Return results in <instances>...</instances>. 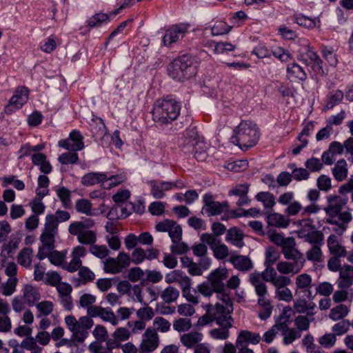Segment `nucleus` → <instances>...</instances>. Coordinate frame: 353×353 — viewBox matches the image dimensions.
I'll use <instances>...</instances> for the list:
<instances>
[{
    "mask_svg": "<svg viewBox=\"0 0 353 353\" xmlns=\"http://www.w3.org/2000/svg\"><path fill=\"white\" fill-rule=\"evenodd\" d=\"M306 48L305 52H301L298 57V59L305 64L312 63L313 68L318 74L321 75H326L328 70L323 67V61L321 59L317 53L312 48L306 41Z\"/></svg>",
    "mask_w": 353,
    "mask_h": 353,
    "instance_id": "12",
    "label": "nucleus"
},
{
    "mask_svg": "<svg viewBox=\"0 0 353 353\" xmlns=\"http://www.w3.org/2000/svg\"><path fill=\"white\" fill-rule=\"evenodd\" d=\"M232 30V26L223 21H218L212 27V34L219 36L227 34Z\"/></svg>",
    "mask_w": 353,
    "mask_h": 353,
    "instance_id": "62",
    "label": "nucleus"
},
{
    "mask_svg": "<svg viewBox=\"0 0 353 353\" xmlns=\"http://www.w3.org/2000/svg\"><path fill=\"white\" fill-rule=\"evenodd\" d=\"M159 345V336L152 328H148L142 336V341L139 345V353H151Z\"/></svg>",
    "mask_w": 353,
    "mask_h": 353,
    "instance_id": "15",
    "label": "nucleus"
},
{
    "mask_svg": "<svg viewBox=\"0 0 353 353\" xmlns=\"http://www.w3.org/2000/svg\"><path fill=\"white\" fill-rule=\"evenodd\" d=\"M287 77L292 81H301L307 79L305 70L296 63H291L286 68Z\"/></svg>",
    "mask_w": 353,
    "mask_h": 353,
    "instance_id": "30",
    "label": "nucleus"
},
{
    "mask_svg": "<svg viewBox=\"0 0 353 353\" xmlns=\"http://www.w3.org/2000/svg\"><path fill=\"white\" fill-rule=\"evenodd\" d=\"M260 340L261 336L259 334L244 330L239 333L236 345L237 347H243L249 343L257 344Z\"/></svg>",
    "mask_w": 353,
    "mask_h": 353,
    "instance_id": "34",
    "label": "nucleus"
},
{
    "mask_svg": "<svg viewBox=\"0 0 353 353\" xmlns=\"http://www.w3.org/2000/svg\"><path fill=\"white\" fill-rule=\"evenodd\" d=\"M71 259L68 263H65L64 269L70 272H74L82 265V260L86 255V249L82 245L74 246L71 251Z\"/></svg>",
    "mask_w": 353,
    "mask_h": 353,
    "instance_id": "20",
    "label": "nucleus"
},
{
    "mask_svg": "<svg viewBox=\"0 0 353 353\" xmlns=\"http://www.w3.org/2000/svg\"><path fill=\"white\" fill-rule=\"evenodd\" d=\"M202 340V333L196 331L183 334L180 336V341L181 343L188 348L194 347L196 344L201 342Z\"/></svg>",
    "mask_w": 353,
    "mask_h": 353,
    "instance_id": "40",
    "label": "nucleus"
},
{
    "mask_svg": "<svg viewBox=\"0 0 353 353\" xmlns=\"http://www.w3.org/2000/svg\"><path fill=\"white\" fill-rule=\"evenodd\" d=\"M200 241L210 245L214 256L219 259H224L229 255L228 247L210 233H203L200 236Z\"/></svg>",
    "mask_w": 353,
    "mask_h": 353,
    "instance_id": "14",
    "label": "nucleus"
},
{
    "mask_svg": "<svg viewBox=\"0 0 353 353\" xmlns=\"http://www.w3.org/2000/svg\"><path fill=\"white\" fill-rule=\"evenodd\" d=\"M337 285L340 289H347L353 285V266L344 265L340 269Z\"/></svg>",
    "mask_w": 353,
    "mask_h": 353,
    "instance_id": "25",
    "label": "nucleus"
},
{
    "mask_svg": "<svg viewBox=\"0 0 353 353\" xmlns=\"http://www.w3.org/2000/svg\"><path fill=\"white\" fill-rule=\"evenodd\" d=\"M306 48L305 52H301L298 57V59L305 64L312 63L313 68L318 74L321 75H326L328 70L323 67V61L321 59L317 53L312 48L306 41Z\"/></svg>",
    "mask_w": 353,
    "mask_h": 353,
    "instance_id": "11",
    "label": "nucleus"
},
{
    "mask_svg": "<svg viewBox=\"0 0 353 353\" xmlns=\"http://www.w3.org/2000/svg\"><path fill=\"white\" fill-rule=\"evenodd\" d=\"M265 281L270 282L275 288V298L279 301L290 302L293 299L292 291L288 288L292 281L286 276L279 275L276 272L270 271Z\"/></svg>",
    "mask_w": 353,
    "mask_h": 353,
    "instance_id": "8",
    "label": "nucleus"
},
{
    "mask_svg": "<svg viewBox=\"0 0 353 353\" xmlns=\"http://www.w3.org/2000/svg\"><path fill=\"white\" fill-rule=\"evenodd\" d=\"M292 309L290 307H285L283 310V314L288 316V319H284L283 321H281V332L283 336V342L285 344L288 345L292 343L296 339L300 336V334L297 333L294 329H289L287 325V321L290 318V314L292 313Z\"/></svg>",
    "mask_w": 353,
    "mask_h": 353,
    "instance_id": "22",
    "label": "nucleus"
},
{
    "mask_svg": "<svg viewBox=\"0 0 353 353\" xmlns=\"http://www.w3.org/2000/svg\"><path fill=\"white\" fill-rule=\"evenodd\" d=\"M225 240L237 248H242L244 245L243 234L236 228H230L227 231Z\"/></svg>",
    "mask_w": 353,
    "mask_h": 353,
    "instance_id": "42",
    "label": "nucleus"
},
{
    "mask_svg": "<svg viewBox=\"0 0 353 353\" xmlns=\"http://www.w3.org/2000/svg\"><path fill=\"white\" fill-rule=\"evenodd\" d=\"M179 103L172 99L157 100L153 106V120L160 123H166L176 119L180 114Z\"/></svg>",
    "mask_w": 353,
    "mask_h": 353,
    "instance_id": "4",
    "label": "nucleus"
},
{
    "mask_svg": "<svg viewBox=\"0 0 353 353\" xmlns=\"http://www.w3.org/2000/svg\"><path fill=\"white\" fill-rule=\"evenodd\" d=\"M327 206L324 208L326 214L325 222L330 224L337 225V219L341 222L334 231L341 235L347 229V224L352 220V214L350 212H341L342 208L346 205L347 198H343L336 195H330L327 197Z\"/></svg>",
    "mask_w": 353,
    "mask_h": 353,
    "instance_id": "1",
    "label": "nucleus"
},
{
    "mask_svg": "<svg viewBox=\"0 0 353 353\" xmlns=\"http://www.w3.org/2000/svg\"><path fill=\"white\" fill-rule=\"evenodd\" d=\"M215 310L213 315L205 314L200 316L196 323V326L199 328L203 327L215 321L219 325L232 327L233 319L230 313L233 310V305L228 295H223L221 301L215 305Z\"/></svg>",
    "mask_w": 353,
    "mask_h": 353,
    "instance_id": "2",
    "label": "nucleus"
},
{
    "mask_svg": "<svg viewBox=\"0 0 353 353\" xmlns=\"http://www.w3.org/2000/svg\"><path fill=\"white\" fill-rule=\"evenodd\" d=\"M250 281L254 287L256 293L259 296V304H265L269 299L267 298L268 290L263 272H254L250 276Z\"/></svg>",
    "mask_w": 353,
    "mask_h": 353,
    "instance_id": "17",
    "label": "nucleus"
},
{
    "mask_svg": "<svg viewBox=\"0 0 353 353\" xmlns=\"http://www.w3.org/2000/svg\"><path fill=\"white\" fill-rule=\"evenodd\" d=\"M287 260L293 261H281L276 264V270L282 275H294L298 274L303 268L305 259L303 254L284 256Z\"/></svg>",
    "mask_w": 353,
    "mask_h": 353,
    "instance_id": "9",
    "label": "nucleus"
},
{
    "mask_svg": "<svg viewBox=\"0 0 353 353\" xmlns=\"http://www.w3.org/2000/svg\"><path fill=\"white\" fill-rule=\"evenodd\" d=\"M110 22V15L108 13L99 12L88 18L86 23L91 28H101Z\"/></svg>",
    "mask_w": 353,
    "mask_h": 353,
    "instance_id": "36",
    "label": "nucleus"
},
{
    "mask_svg": "<svg viewBox=\"0 0 353 353\" xmlns=\"http://www.w3.org/2000/svg\"><path fill=\"white\" fill-rule=\"evenodd\" d=\"M61 43L59 39L55 35H50L41 43V50L46 53H50Z\"/></svg>",
    "mask_w": 353,
    "mask_h": 353,
    "instance_id": "53",
    "label": "nucleus"
},
{
    "mask_svg": "<svg viewBox=\"0 0 353 353\" xmlns=\"http://www.w3.org/2000/svg\"><path fill=\"white\" fill-rule=\"evenodd\" d=\"M203 205L201 212L208 216H213L225 212L229 208L228 203L225 201L220 203L216 201L210 193H206L203 196Z\"/></svg>",
    "mask_w": 353,
    "mask_h": 353,
    "instance_id": "13",
    "label": "nucleus"
},
{
    "mask_svg": "<svg viewBox=\"0 0 353 353\" xmlns=\"http://www.w3.org/2000/svg\"><path fill=\"white\" fill-rule=\"evenodd\" d=\"M179 294V291L176 288L169 286L164 289L161 294V297L165 303H170L176 301Z\"/></svg>",
    "mask_w": 353,
    "mask_h": 353,
    "instance_id": "56",
    "label": "nucleus"
},
{
    "mask_svg": "<svg viewBox=\"0 0 353 353\" xmlns=\"http://www.w3.org/2000/svg\"><path fill=\"white\" fill-rule=\"evenodd\" d=\"M159 252L155 249H148L145 251L143 248H137L131 254L132 263L135 265L142 263L145 260H152L157 257Z\"/></svg>",
    "mask_w": 353,
    "mask_h": 353,
    "instance_id": "24",
    "label": "nucleus"
},
{
    "mask_svg": "<svg viewBox=\"0 0 353 353\" xmlns=\"http://www.w3.org/2000/svg\"><path fill=\"white\" fill-rule=\"evenodd\" d=\"M296 243L292 237H285L279 247L281 248V251L284 256H292L294 254H302L299 250L296 248Z\"/></svg>",
    "mask_w": 353,
    "mask_h": 353,
    "instance_id": "46",
    "label": "nucleus"
},
{
    "mask_svg": "<svg viewBox=\"0 0 353 353\" xmlns=\"http://www.w3.org/2000/svg\"><path fill=\"white\" fill-rule=\"evenodd\" d=\"M221 328H214L209 332L210 336L215 340H225L230 336L229 329L231 327L228 325H220Z\"/></svg>",
    "mask_w": 353,
    "mask_h": 353,
    "instance_id": "58",
    "label": "nucleus"
},
{
    "mask_svg": "<svg viewBox=\"0 0 353 353\" xmlns=\"http://www.w3.org/2000/svg\"><path fill=\"white\" fill-rule=\"evenodd\" d=\"M172 327L177 332H185L192 328V321L188 318H179L173 321Z\"/></svg>",
    "mask_w": 353,
    "mask_h": 353,
    "instance_id": "55",
    "label": "nucleus"
},
{
    "mask_svg": "<svg viewBox=\"0 0 353 353\" xmlns=\"http://www.w3.org/2000/svg\"><path fill=\"white\" fill-rule=\"evenodd\" d=\"M312 276L307 273L299 274L295 279V291L306 292L308 291L312 286Z\"/></svg>",
    "mask_w": 353,
    "mask_h": 353,
    "instance_id": "44",
    "label": "nucleus"
},
{
    "mask_svg": "<svg viewBox=\"0 0 353 353\" xmlns=\"http://www.w3.org/2000/svg\"><path fill=\"white\" fill-rule=\"evenodd\" d=\"M294 21L299 26L307 30L319 29L321 26L319 17H310L303 13L296 14L294 16Z\"/></svg>",
    "mask_w": 353,
    "mask_h": 353,
    "instance_id": "23",
    "label": "nucleus"
},
{
    "mask_svg": "<svg viewBox=\"0 0 353 353\" xmlns=\"http://www.w3.org/2000/svg\"><path fill=\"white\" fill-rule=\"evenodd\" d=\"M307 231H296L297 236L304 239L305 241L311 244L320 245L323 243V234L321 232L315 229L314 226L310 229L309 232Z\"/></svg>",
    "mask_w": 353,
    "mask_h": 353,
    "instance_id": "32",
    "label": "nucleus"
},
{
    "mask_svg": "<svg viewBox=\"0 0 353 353\" xmlns=\"http://www.w3.org/2000/svg\"><path fill=\"white\" fill-rule=\"evenodd\" d=\"M228 276V271L225 267H219L208 275V281L211 284L215 292H220L224 289V281Z\"/></svg>",
    "mask_w": 353,
    "mask_h": 353,
    "instance_id": "19",
    "label": "nucleus"
},
{
    "mask_svg": "<svg viewBox=\"0 0 353 353\" xmlns=\"http://www.w3.org/2000/svg\"><path fill=\"white\" fill-rule=\"evenodd\" d=\"M230 261L236 269L241 271H247L252 268L251 260L245 256L239 255L232 256Z\"/></svg>",
    "mask_w": 353,
    "mask_h": 353,
    "instance_id": "48",
    "label": "nucleus"
},
{
    "mask_svg": "<svg viewBox=\"0 0 353 353\" xmlns=\"http://www.w3.org/2000/svg\"><path fill=\"white\" fill-rule=\"evenodd\" d=\"M96 301V295L89 292H82L78 301V306L79 307L86 309L87 307L94 305Z\"/></svg>",
    "mask_w": 353,
    "mask_h": 353,
    "instance_id": "57",
    "label": "nucleus"
},
{
    "mask_svg": "<svg viewBox=\"0 0 353 353\" xmlns=\"http://www.w3.org/2000/svg\"><path fill=\"white\" fill-rule=\"evenodd\" d=\"M131 336L130 331L123 327H118L112 334L113 339L108 342V345L111 348H118L121 346V343L129 339Z\"/></svg>",
    "mask_w": 353,
    "mask_h": 353,
    "instance_id": "31",
    "label": "nucleus"
},
{
    "mask_svg": "<svg viewBox=\"0 0 353 353\" xmlns=\"http://www.w3.org/2000/svg\"><path fill=\"white\" fill-rule=\"evenodd\" d=\"M58 234V228L50 217L45 220L43 229L40 236L41 245L39 247V252L41 254L48 249H53L55 242V237Z\"/></svg>",
    "mask_w": 353,
    "mask_h": 353,
    "instance_id": "10",
    "label": "nucleus"
},
{
    "mask_svg": "<svg viewBox=\"0 0 353 353\" xmlns=\"http://www.w3.org/2000/svg\"><path fill=\"white\" fill-rule=\"evenodd\" d=\"M321 53L329 67L335 68L337 66L339 59L336 54V50L333 47L324 46L321 48Z\"/></svg>",
    "mask_w": 353,
    "mask_h": 353,
    "instance_id": "37",
    "label": "nucleus"
},
{
    "mask_svg": "<svg viewBox=\"0 0 353 353\" xmlns=\"http://www.w3.org/2000/svg\"><path fill=\"white\" fill-rule=\"evenodd\" d=\"M108 179V174L104 172H89L81 178V183L84 186H92L102 184L104 186L105 181Z\"/></svg>",
    "mask_w": 353,
    "mask_h": 353,
    "instance_id": "33",
    "label": "nucleus"
},
{
    "mask_svg": "<svg viewBox=\"0 0 353 353\" xmlns=\"http://www.w3.org/2000/svg\"><path fill=\"white\" fill-rule=\"evenodd\" d=\"M255 199L261 203L265 209H272L276 205V199L270 192H260L255 195Z\"/></svg>",
    "mask_w": 353,
    "mask_h": 353,
    "instance_id": "47",
    "label": "nucleus"
},
{
    "mask_svg": "<svg viewBox=\"0 0 353 353\" xmlns=\"http://www.w3.org/2000/svg\"><path fill=\"white\" fill-rule=\"evenodd\" d=\"M189 26L186 23L174 25L165 30L163 37V43L165 46H170L172 43L182 39L187 32Z\"/></svg>",
    "mask_w": 353,
    "mask_h": 353,
    "instance_id": "16",
    "label": "nucleus"
},
{
    "mask_svg": "<svg viewBox=\"0 0 353 353\" xmlns=\"http://www.w3.org/2000/svg\"><path fill=\"white\" fill-rule=\"evenodd\" d=\"M67 251L59 252L53 249H48L41 254V252H38V256L40 259L48 258L50 262L56 266H61L64 268L65 266V259Z\"/></svg>",
    "mask_w": 353,
    "mask_h": 353,
    "instance_id": "21",
    "label": "nucleus"
},
{
    "mask_svg": "<svg viewBox=\"0 0 353 353\" xmlns=\"http://www.w3.org/2000/svg\"><path fill=\"white\" fill-rule=\"evenodd\" d=\"M268 226L276 228H287L290 224V219L279 212L269 213L266 216Z\"/></svg>",
    "mask_w": 353,
    "mask_h": 353,
    "instance_id": "26",
    "label": "nucleus"
},
{
    "mask_svg": "<svg viewBox=\"0 0 353 353\" xmlns=\"http://www.w3.org/2000/svg\"><path fill=\"white\" fill-rule=\"evenodd\" d=\"M58 145L67 150L79 151L84 148L83 136L77 130H72L67 139L60 140Z\"/></svg>",
    "mask_w": 353,
    "mask_h": 353,
    "instance_id": "18",
    "label": "nucleus"
},
{
    "mask_svg": "<svg viewBox=\"0 0 353 353\" xmlns=\"http://www.w3.org/2000/svg\"><path fill=\"white\" fill-rule=\"evenodd\" d=\"M39 316H46L50 315L54 307V304L51 301H42L36 305Z\"/></svg>",
    "mask_w": 353,
    "mask_h": 353,
    "instance_id": "64",
    "label": "nucleus"
},
{
    "mask_svg": "<svg viewBox=\"0 0 353 353\" xmlns=\"http://www.w3.org/2000/svg\"><path fill=\"white\" fill-rule=\"evenodd\" d=\"M22 107V88L18 87L14 95L10 99L8 105L5 108V112L7 114H11L14 110H19Z\"/></svg>",
    "mask_w": 353,
    "mask_h": 353,
    "instance_id": "39",
    "label": "nucleus"
},
{
    "mask_svg": "<svg viewBox=\"0 0 353 353\" xmlns=\"http://www.w3.org/2000/svg\"><path fill=\"white\" fill-rule=\"evenodd\" d=\"M168 72L174 80L183 81L196 74V66L191 57L183 55L170 63Z\"/></svg>",
    "mask_w": 353,
    "mask_h": 353,
    "instance_id": "5",
    "label": "nucleus"
},
{
    "mask_svg": "<svg viewBox=\"0 0 353 353\" xmlns=\"http://www.w3.org/2000/svg\"><path fill=\"white\" fill-rule=\"evenodd\" d=\"M327 241L329 252L332 255L337 257H343L347 254L345 248L341 244V242L336 235H330Z\"/></svg>",
    "mask_w": 353,
    "mask_h": 353,
    "instance_id": "29",
    "label": "nucleus"
},
{
    "mask_svg": "<svg viewBox=\"0 0 353 353\" xmlns=\"http://www.w3.org/2000/svg\"><path fill=\"white\" fill-rule=\"evenodd\" d=\"M334 179L338 181H344L348 174L347 163L345 160H339L332 170Z\"/></svg>",
    "mask_w": 353,
    "mask_h": 353,
    "instance_id": "43",
    "label": "nucleus"
},
{
    "mask_svg": "<svg viewBox=\"0 0 353 353\" xmlns=\"http://www.w3.org/2000/svg\"><path fill=\"white\" fill-rule=\"evenodd\" d=\"M75 209L77 212L87 216H97L99 213L92 208L91 202L86 199H80L76 201Z\"/></svg>",
    "mask_w": 353,
    "mask_h": 353,
    "instance_id": "41",
    "label": "nucleus"
},
{
    "mask_svg": "<svg viewBox=\"0 0 353 353\" xmlns=\"http://www.w3.org/2000/svg\"><path fill=\"white\" fill-rule=\"evenodd\" d=\"M99 316L103 321L110 322L112 325L119 323L118 318L116 316L112 309L109 307H101Z\"/></svg>",
    "mask_w": 353,
    "mask_h": 353,
    "instance_id": "60",
    "label": "nucleus"
},
{
    "mask_svg": "<svg viewBox=\"0 0 353 353\" xmlns=\"http://www.w3.org/2000/svg\"><path fill=\"white\" fill-rule=\"evenodd\" d=\"M21 241V234L17 233L12 235L7 244H4L1 250V255L3 256L11 257L15 253L16 250Z\"/></svg>",
    "mask_w": 353,
    "mask_h": 353,
    "instance_id": "38",
    "label": "nucleus"
},
{
    "mask_svg": "<svg viewBox=\"0 0 353 353\" xmlns=\"http://www.w3.org/2000/svg\"><path fill=\"white\" fill-rule=\"evenodd\" d=\"M294 307L299 313H305L307 315H313L316 305L312 301L299 299L294 302Z\"/></svg>",
    "mask_w": 353,
    "mask_h": 353,
    "instance_id": "49",
    "label": "nucleus"
},
{
    "mask_svg": "<svg viewBox=\"0 0 353 353\" xmlns=\"http://www.w3.org/2000/svg\"><path fill=\"white\" fill-rule=\"evenodd\" d=\"M40 299L38 290L31 285H26L23 291V303L32 305Z\"/></svg>",
    "mask_w": 353,
    "mask_h": 353,
    "instance_id": "50",
    "label": "nucleus"
},
{
    "mask_svg": "<svg viewBox=\"0 0 353 353\" xmlns=\"http://www.w3.org/2000/svg\"><path fill=\"white\" fill-rule=\"evenodd\" d=\"M149 185L150 186L151 194L156 199L163 197L166 191L170 190L175 186L174 184L170 182H157L155 181H150Z\"/></svg>",
    "mask_w": 353,
    "mask_h": 353,
    "instance_id": "28",
    "label": "nucleus"
},
{
    "mask_svg": "<svg viewBox=\"0 0 353 353\" xmlns=\"http://www.w3.org/2000/svg\"><path fill=\"white\" fill-rule=\"evenodd\" d=\"M103 270L106 274H115L122 272L116 258H108L103 261Z\"/></svg>",
    "mask_w": 353,
    "mask_h": 353,
    "instance_id": "54",
    "label": "nucleus"
},
{
    "mask_svg": "<svg viewBox=\"0 0 353 353\" xmlns=\"http://www.w3.org/2000/svg\"><path fill=\"white\" fill-rule=\"evenodd\" d=\"M259 139L257 125L250 121H241L235 128L233 139L241 149H248L256 144Z\"/></svg>",
    "mask_w": 353,
    "mask_h": 353,
    "instance_id": "3",
    "label": "nucleus"
},
{
    "mask_svg": "<svg viewBox=\"0 0 353 353\" xmlns=\"http://www.w3.org/2000/svg\"><path fill=\"white\" fill-rule=\"evenodd\" d=\"M49 184L50 179L46 174H41L38 176L36 193L39 197H44L48 194Z\"/></svg>",
    "mask_w": 353,
    "mask_h": 353,
    "instance_id": "51",
    "label": "nucleus"
},
{
    "mask_svg": "<svg viewBox=\"0 0 353 353\" xmlns=\"http://www.w3.org/2000/svg\"><path fill=\"white\" fill-rule=\"evenodd\" d=\"M192 142L194 157L199 161L207 160L208 157V149H209L208 143L201 139H199L197 141L193 140Z\"/></svg>",
    "mask_w": 353,
    "mask_h": 353,
    "instance_id": "35",
    "label": "nucleus"
},
{
    "mask_svg": "<svg viewBox=\"0 0 353 353\" xmlns=\"http://www.w3.org/2000/svg\"><path fill=\"white\" fill-rule=\"evenodd\" d=\"M248 167V162L245 159H238L225 162L224 168L229 171L239 172L245 170Z\"/></svg>",
    "mask_w": 353,
    "mask_h": 353,
    "instance_id": "52",
    "label": "nucleus"
},
{
    "mask_svg": "<svg viewBox=\"0 0 353 353\" xmlns=\"http://www.w3.org/2000/svg\"><path fill=\"white\" fill-rule=\"evenodd\" d=\"M32 329L30 327H23V348L34 350L37 346V340L31 336Z\"/></svg>",
    "mask_w": 353,
    "mask_h": 353,
    "instance_id": "61",
    "label": "nucleus"
},
{
    "mask_svg": "<svg viewBox=\"0 0 353 353\" xmlns=\"http://www.w3.org/2000/svg\"><path fill=\"white\" fill-rule=\"evenodd\" d=\"M43 198V197L38 196V198L32 199L28 203L32 214H37V216H39L44 213L46 206L42 201Z\"/></svg>",
    "mask_w": 353,
    "mask_h": 353,
    "instance_id": "63",
    "label": "nucleus"
},
{
    "mask_svg": "<svg viewBox=\"0 0 353 353\" xmlns=\"http://www.w3.org/2000/svg\"><path fill=\"white\" fill-rule=\"evenodd\" d=\"M280 258V253L276 251L274 248L272 247H268L265 249V270L262 272L263 273V276H265V279H267L268 274L269 275V272L270 271L276 272L273 268L272 265L279 260Z\"/></svg>",
    "mask_w": 353,
    "mask_h": 353,
    "instance_id": "27",
    "label": "nucleus"
},
{
    "mask_svg": "<svg viewBox=\"0 0 353 353\" xmlns=\"http://www.w3.org/2000/svg\"><path fill=\"white\" fill-rule=\"evenodd\" d=\"M33 163L38 166L41 172L45 174H49L52 171V165L47 160L46 157L41 154L37 153L32 157Z\"/></svg>",
    "mask_w": 353,
    "mask_h": 353,
    "instance_id": "45",
    "label": "nucleus"
},
{
    "mask_svg": "<svg viewBox=\"0 0 353 353\" xmlns=\"http://www.w3.org/2000/svg\"><path fill=\"white\" fill-rule=\"evenodd\" d=\"M93 225L94 222L90 219L85 221H75L70 223L68 232L71 235L77 236L79 243L91 245L97 241L96 232L91 230Z\"/></svg>",
    "mask_w": 353,
    "mask_h": 353,
    "instance_id": "7",
    "label": "nucleus"
},
{
    "mask_svg": "<svg viewBox=\"0 0 353 353\" xmlns=\"http://www.w3.org/2000/svg\"><path fill=\"white\" fill-rule=\"evenodd\" d=\"M64 323L72 333V339L77 342H82L88 337V330L94 325L93 320L87 316H82L77 319L72 314L65 316Z\"/></svg>",
    "mask_w": 353,
    "mask_h": 353,
    "instance_id": "6",
    "label": "nucleus"
},
{
    "mask_svg": "<svg viewBox=\"0 0 353 353\" xmlns=\"http://www.w3.org/2000/svg\"><path fill=\"white\" fill-rule=\"evenodd\" d=\"M170 323L163 317H156L153 321V329L156 332H168L170 330Z\"/></svg>",
    "mask_w": 353,
    "mask_h": 353,
    "instance_id": "59",
    "label": "nucleus"
}]
</instances>
